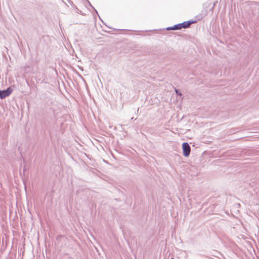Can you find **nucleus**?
I'll list each match as a JSON object with an SVG mask.
<instances>
[{
	"label": "nucleus",
	"mask_w": 259,
	"mask_h": 259,
	"mask_svg": "<svg viewBox=\"0 0 259 259\" xmlns=\"http://www.w3.org/2000/svg\"><path fill=\"white\" fill-rule=\"evenodd\" d=\"M195 22V21L191 20L185 21L182 23L175 25V28L176 30H181L182 28H189L192 24Z\"/></svg>",
	"instance_id": "nucleus-1"
},
{
	"label": "nucleus",
	"mask_w": 259,
	"mask_h": 259,
	"mask_svg": "<svg viewBox=\"0 0 259 259\" xmlns=\"http://www.w3.org/2000/svg\"><path fill=\"white\" fill-rule=\"evenodd\" d=\"M182 149L184 156L185 157L188 156L191 151V147L189 144L187 142H184L182 144Z\"/></svg>",
	"instance_id": "nucleus-2"
},
{
	"label": "nucleus",
	"mask_w": 259,
	"mask_h": 259,
	"mask_svg": "<svg viewBox=\"0 0 259 259\" xmlns=\"http://www.w3.org/2000/svg\"><path fill=\"white\" fill-rule=\"evenodd\" d=\"M13 92L11 87L8 88L5 90H0V99H4L9 96Z\"/></svg>",
	"instance_id": "nucleus-3"
},
{
	"label": "nucleus",
	"mask_w": 259,
	"mask_h": 259,
	"mask_svg": "<svg viewBox=\"0 0 259 259\" xmlns=\"http://www.w3.org/2000/svg\"><path fill=\"white\" fill-rule=\"evenodd\" d=\"M166 30H176V29L175 28V25H174L172 27H168L166 28Z\"/></svg>",
	"instance_id": "nucleus-4"
},
{
	"label": "nucleus",
	"mask_w": 259,
	"mask_h": 259,
	"mask_svg": "<svg viewBox=\"0 0 259 259\" xmlns=\"http://www.w3.org/2000/svg\"><path fill=\"white\" fill-rule=\"evenodd\" d=\"M176 93L177 95H180V96L181 95V93L179 92L178 90H176Z\"/></svg>",
	"instance_id": "nucleus-5"
}]
</instances>
